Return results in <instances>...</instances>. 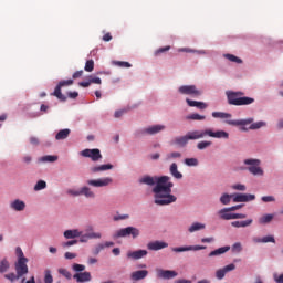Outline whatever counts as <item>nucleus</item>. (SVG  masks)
I'll list each match as a JSON object with an SVG mask.
<instances>
[{
	"instance_id": "c9c22d12",
	"label": "nucleus",
	"mask_w": 283,
	"mask_h": 283,
	"mask_svg": "<svg viewBox=\"0 0 283 283\" xmlns=\"http://www.w3.org/2000/svg\"><path fill=\"white\" fill-rule=\"evenodd\" d=\"M231 198H233V195L223 193V195L220 197V202H221V205H230Z\"/></svg>"
},
{
	"instance_id": "20e7f679",
	"label": "nucleus",
	"mask_w": 283,
	"mask_h": 283,
	"mask_svg": "<svg viewBox=\"0 0 283 283\" xmlns=\"http://www.w3.org/2000/svg\"><path fill=\"white\" fill-rule=\"evenodd\" d=\"M226 123L228 125H233L234 127H240V130L241 132H248L247 127H244V125H250L249 129H261V127H266V123L265 122H256V123H253V117H249L247 119H237V120H233V119H229V120H226Z\"/></svg>"
},
{
	"instance_id": "39448f33",
	"label": "nucleus",
	"mask_w": 283,
	"mask_h": 283,
	"mask_svg": "<svg viewBox=\"0 0 283 283\" xmlns=\"http://www.w3.org/2000/svg\"><path fill=\"white\" fill-rule=\"evenodd\" d=\"M261 163L260 159H244L243 165H247L248 167H241L240 170L244 171L248 169L252 176H264V170L260 167Z\"/></svg>"
},
{
	"instance_id": "4c0bfd02",
	"label": "nucleus",
	"mask_w": 283,
	"mask_h": 283,
	"mask_svg": "<svg viewBox=\"0 0 283 283\" xmlns=\"http://www.w3.org/2000/svg\"><path fill=\"white\" fill-rule=\"evenodd\" d=\"M10 269V263L8 262V260L3 259L0 262V273H6V271H8Z\"/></svg>"
},
{
	"instance_id": "6ab92c4d",
	"label": "nucleus",
	"mask_w": 283,
	"mask_h": 283,
	"mask_svg": "<svg viewBox=\"0 0 283 283\" xmlns=\"http://www.w3.org/2000/svg\"><path fill=\"white\" fill-rule=\"evenodd\" d=\"M10 209L13 211H25V201L15 199L10 203Z\"/></svg>"
},
{
	"instance_id": "0eeeda50",
	"label": "nucleus",
	"mask_w": 283,
	"mask_h": 283,
	"mask_svg": "<svg viewBox=\"0 0 283 283\" xmlns=\"http://www.w3.org/2000/svg\"><path fill=\"white\" fill-rule=\"evenodd\" d=\"M178 92L185 96H191V98L202 96V92L196 85H182L178 88Z\"/></svg>"
},
{
	"instance_id": "e2e57ef3",
	"label": "nucleus",
	"mask_w": 283,
	"mask_h": 283,
	"mask_svg": "<svg viewBox=\"0 0 283 283\" xmlns=\"http://www.w3.org/2000/svg\"><path fill=\"white\" fill-rule=\"evenodd\" d=\"M223 271H224L226 273H229V271H235V264L231 263V264H229V265H226V266L223 268Z\"/></svg>"
},
{
	"instance_id": "864d4df0",
	"label": "nucleus",
	"mask_w": 283,
	"mask_h": 283,
	"mask_svg": "<svg viewBox=\"0 0 283 283\" xmlns=\"http://www.w3.org/2000/svg\"><path fill=\"white\" fill-rule=\"evenodd\" d=\"M6 280H10V282H14V280H19V274L9 273L4 275Z\"/></svg>"
},
{
	"instance_id": "ea45409f",
	"label": "nucleus",
	"mask_w": 283,
	"mask_h": 283,
	"mask_svg": "<svg viewBox=\"0 0 283 283\" xmlns=\"http://www.w3.org/2000/svg\"><path fill=\"white\" fill-rule=\"evenodd\" d=\"M84 70L85 72H94V60H87Z\"/></svg>"
},
{
	"instance_id": "f8f14e48",
	"label": "nucleus",
	"mask_w": 283,
	"mask_h": 283,
	"mask_svg": "<svg viewBox=\"0 0 283 283\" xmlns=\"http://www.w3.org/2000/svg\"><path fill=\"white\" fill-rule=\"evenodd\" d=\"M156 273L159 280H174V277H178V272L174 270L157 269Z\"/></svg>"
},
{
	"instance_id": "a878e982",
	"label": "nucleus",
	"mask_w": 283,
	"mask_h": 283,
	"mask_svg": "<svg viewBox=\"0 0 283 283\" xmlns=\"http://www.w3.org/2000/svg\"><path fill=\"white\" fill-rule=\"evenodd\" d=\"M219 216L221 220H233V213H231V210L229 208H223L219 210Z\"/></svg>"
},
{
	"instance_id": "6e6d98bb",
	"label": "nucleus",
	"mask_w": 283,
	"mask_h": 283,
	"mask_svg": "<svg viewBox=\"0 0 283 283\" xmlns=\"http://www.w3.org/2000/svg\"><path fill=\"white\" fill-rule=\"evenodd\" d=\"M127 218H129V214H117L113 217V220L118 222V220H127Z\"/></svg>"
},
{
	"instance_id": "603ef678",
	"label": "nucleus",
	"mask_w": 283,
	"mask_h": 283,
	"mask_svg": "<svg viewBox=\"0 0 283 283\" xmlns=\"http://www.w3.org/2000/svg\"><path fill=\"white\" fill-rule=\"evenodd\" d=\"M169 50H171V46L159 48V49L155 52V56H158L159 54H163L164 52H169Z\"/></svg>"
},
{
	"instance_id": "c85d7f7f",
	"label": "nucleus",
	"mask_w": 283,
	"mask_h": 283,
	"mask_svg": "<svg viewBox=\"0 0 283 283\" xmlns=\"http://www.w3.org/2000/svg\"><path fill=\"white\" fill-rule=\"evenodd\" d=\"M189 140L190 139H189L188 135L177 137V138H175V145H178L179 147H186L187 143H189Z\"/></svg>"
},
{
	"instance_id": "37998d69",
	"label": "nucleus",
	"mask_w": 283,
	"mask_h": 283,
	"mask_svg": "<svg viewBox=\"0 0 283 283\" xmlns=\"http://www.w3.org/2000/svg\"><path fill=\"white\" fill-rule=\"evenodd\" d=\"M73 271H75L76 273H83V271H85V265L83 264H78V263H74L72 266Z\"/></svg>"
},
{
	"instance_id": "4468645a",
	"label": "nucleus",
	"mask_w": 283,
	"mask_h": 283,
	"mask_svg": "<svg viewBox=\"0 0 283 283\" xmlns=\"http://www.w3.org/2000/svg\"><path fill=\"white\" fill-rule=\"evenodd\" d=\"M169 247V243L165 241H153L147 244L148 251H161V249H167Z\"/></svg>"
},
{
	"instance_id": "79ce46f5",
	"label": "nucleus",
	"mask_w": 283,
	"mask_h": 283,
	"mask_svg": "<svg viewBox=\"0 0 283 283\" xmlns=\"http://www.w3.org/2000/svg\"><path fill=\"white\" fill-rule=\"evenodd\" d=\"M207 147H211V142H199L197 144V149L199 150L207 149Z\"/></svg>"
},
{
	"instance_id": "7ed1b4c3",
	"label": "nucleus",
	"mask_w": 283,
	"mask_h": 283,
	"mask_svg": "<svg viewBox=\"0 0 283 283\" xmlns=\"http://www.w3.org/2000/svg\"><path fill=\"white\" fill-rule=\"evenodd\" d=\"M226 96L228 98V104L234 105L235 107L252 105V103H255L253 97H245L243 92L227 91Z\"/></svg>"
},
{
	"instance_id": "7c9ffc66",
	"label": "nucleus",
	"mask_w": 283,
	"mask_h": 283,
	"mask_svg": "<svg viewBox=\"0 0 283 283\" xmlns=\"http://www.w3.org/2000/svg\"><path fill=\"white\" fill-rule=\"evenodd\" d=\"M205 228L206 226L203 223L195 222L189 227L188 231L189 233H195V231H202Z\"/></svg>"
},
{
	"instance_id": "69168bd1",
	"label": "nucleus",
	"mask_w": 283,
	"mask_h": 283,
	"mask_svg": "<svg viewBox=\"0 0 283 283\" xmlns=\"http://www.w3.org/2000/svg\"><path fill=\"white\" fill-rule=\"evenodd\" d=\"M15 253L18 255V260H21V258H25V255L23 254V250H21V248H17Z\"/></svg>"
},
{
	"instance_id": "2f4dec72",
	"label": "nucleus",
	"mask_w": 283,
	"mask_h": 283,
	"mask_svg": "<svg viewBox=\"0 0 283 283\" xmlns=\"http://www.w3.org/2000/svg\"><path fill=\"white\" fill-rule=\"evenodd\" d=\"M207 117L198 113H192L186 116V120H205Z\"/></svg>"
},
{
	"instance_id": "9b49d317",
	"label": "nucleus",
	"mask_w": 283,
	"mask_h": 283,
	"mask_svg": "<svg viewBox=\"0 0 283 283\" xmlns=\"http://www.w3.org/2000/svg\"><path fill=\"white\" fill-rule=\"evenodd\" d=\"M112 182H114V179H112L111 177L90 179L86 181L90 187H108V185H112Z\"/></svg>"
},
{
	"instance_id": "3c124183",
	"label": "nucleus",
	"mask_w": 283,
	"mask_h": 283,
	"mask_svg": "<svg viewBox=\"0 0 283 283\" xmlns=\"http://www.w3.org/2000/svg\"><path fill=\"white\" fill-rule=\"evenodd\" d=\"M232 189H234L235 191H247V186L242 184H237L232 186Z\"/></svg>"
},
{
	"instance_id": "052dcab7",
	"label": "nucleus",
	"mask_w": 283,
	"mask_h": 283,
	"mask_svg": "<svg viewBox=\"0 0 283 283\" xmlns=\"http://www.w3.org/2000/svg\"><path fill=\"white\" fill-rule=\"evenodd\" d=\"M115 65H118V67H132V64L129 62H115Z\"/></svg>"
},
{
	"instance_id": "4d7b16f0",
	"label": "nucleus",
	"mask_w": 283,
	"mask_h": 283,
	"mask_svg": "<svg viewBox=\"0 0 283 283\" xmlns=\"http://www.w3.org/2000/svg\"><path fill=\"white\" fill-rule=\"evenodd\" d=\"M244 218H247L244 213H232V220H244Z\"/></svg>"
},
{
	"instance_id": "774afa93",
	"label": "nucleus",
	"mask_w": 283,
	"mask_h": 283,
	"mask_svg": "<svg viewBox=\"0 0 283 283\" xmlns=\"http://www.w3.org/2000/svg\"><path fill=\"white\" fill-rule=\"evenodd\" d=\"M64 258H65L66 260H74V258H76V254H74V253H72V252H66V253L64 254Z\"/></svg>"
},
{
	"instance_id": "cd10ccee",
	"label": "nucleus",
	"mask_w": 283,
	"mask_h": 283,
	"mask_svg": "<svg viewBox=\"0 0 283 283\" xmlns=\"http://www.w3.org/2000/svg\"><path fill=\"white\" fill-rule=\"evenodd\" d=\"M170 174L174 176V178H177V180L182 179V174L178 171V165L176 163L171 164Z\"/></svg>"
},
{
	"instance_id": "aec40b11",
	"label": "nucleus",
	"mask_w": 283,
	"mask_h": 283,
	"mask_svg": "<svg viewBox=\"0 0 283 283\" xmlns=\"http://www.w3.org/2000/svg\"><path fill=\"white\" fill-rule=\"evenodd\" d=\"M147 253H148L147 250H137V251L128 252L127 258H129L130 260H140L145 258Z\"/></svg>"
},
{
	"instance_id": "13d9d810",
	"label": "nucleus",
	"mask_w": 283,
	"mask_h": 283,
	"mask_svg": "<svg viewBox=\"0 0 283 283\" xmlns=\"http://www.w3.org/2000/svg\"><path fill=\"white\" fill-rule=\"evenodd\" d=\"M88 81H90L91 85H92V83H95V85H101V83H102L101 77L90 76Z\"/></svg>"
},
{
	"instance_id": "72a5a7b5",
	"label": "nucleus",
	"mask_w": 283,
	"mask_h": 283,
	"mask_svg": "<svg viewBox=\"0 0 283 283\" xmlns=\"http://www.w3.org/2000/svg\"><path fill=\"white\" fill-rule=\"evenodd\" d=\"M273 220V214H264L259 218V224H269Z\"/></svg>"
},
{
	"instance_id": "f704fd0d",
	"label": "nucleus",
	"mask_w": 283,
	"mask_h": 283,
	"mask_svg": "<svg viewBox=\"0 0 283 283\" xmlns=\"http://www.w3.org/2000/svg\"><path fill=\"white\" fill-rule=\"evenodd\" d=\"M212 118H231V114L229 113H223V112H213L212 113Z\"/></svg>"
},
{
	"instance_id": "680f3d73",
	"label": "nucleus",
	"mask_w": 283,
	"mask_h": 283,
	"mask_svg": "<svg viewBox=\"0 0 283 283\" xmlns=\"http://www.w3.org/2000/svg\"><path fill=\"white\" fill-rule=\"evenodd\" d=\"M273 280L276 283H283V273L281 275H277V273L273 274Z\"/></svg>"
},
{
	"instance_id": "09e8293b",
	"label": "nucleus",
	"mask_w": 283,
	"mask_h": 283,
	"mask_svg": "<svg viewBox=\"0 0 283 283\" xmlns=\"http://www.w3.org/2000/svg\"><path fill=\"white\" fill-rule=\"evenodd\" d=\"M269 242H272L273 244H275V237L273 235H266L262 238V243L266 244Z\"/></svg>"
},
{
	"instance_id": "5fc2aeb1",
	"label": "nucleus",
	"mask_w": 283,
	"mask_h": 283,
	"mask_svg": "<svg viewBox=\"0 0 283 283\" xmlns=\"http://www.w3.org/2000/svg\"><path fill=\"white\" fill-rule=\"evenodd\" d=\"M182 155L178 151H175V153H170L167 155L166 159L167 160H171V158H180Z\"/></svg>"
},
{
	"instance_id": "412c9836",
	"label": "nucleus",
	"mask_w": 283,
	"mask_h": 283,
	"mask_svg": "<svg viewBox=\"0 0 283 283\" xmlns=\"http://www.w3.org/2000/svg\"><path fill=\"white\" fill-rule=\"evenodd\" d=\"M186 103L189 107H197V109H207L208 105L205 102H198L193 99L186 98Z\"/></svg>"
},
{
	"instance_id": "393cba45",
	"label": "nucleus",
	"mask_w": 283,
	"mask_h": 283,
	"mask_svg": "<svg viewBox=\"0 0 283 283\" xmlns=\"http://www.w3.org/2000/svg\"><path fill=\"white\" fill-rule=\"evenodd\" d=\"M230 250H231V247H229V245L219 248L217 250L211 251L209 253V258H216L218 255H223V253H227V251H230Z\"/></svg>"
},
{
	"instance_id": "bb28decb",
	"label": "nucleus",
	"mask_w": 283,
	"mask_h": 283,
	"mask_svg": "<svg viewBox=\"0 0 283 283\" xmlns=\"http://www.w3.org/2000/svg\"><path fill=\"white\" fill-rule=\"evenodd\" d=\"M72 130H70V128H64L62 130H60L56 135H55V139L56 140H65V138H67L70 136Z\"/></svg>"
},
{
	"instance_id": "4be33fe9",
	"label": "nucleus",
	"mask_w": 283,
	"mask_h": 283,
	"mask_svg": "<svg viewBox=\"0 0 283 283\" xmlns=\"http://www.w3.org/2000/svg\"><path fill=\"white\" fill-rule=\"evenodd\" d=\"M109 169H114V166L112 164H104V165L92 167L91 174H101V171H107Z\"/></svg>"
},
{
	"instance_id": "423d86ee",
	"label": "nucleus",
	"mask_w": 283,
	"mask_h": 283,
	"mask_svg": "<svg viewBox=\"0 0 283 283\" xmlns=\"http://www.w3.org/2000/svg\"><path fill=\"white\" fill-rule=\"evenodd\" d=\"M129 235H132L133 239H136L140 235V230L134 227L122 228L113 234V238L114 240H118V238H127Z\"/></svg>"
},
{
	"instance_id": "473e14b6",
	"label": "nucleus",
	"mask_w": 283,
	"mask_h": 283,
	"mask_svg": "<svg viewBox=\"0 0 283 283\" xmlns=\"http://www.w3.org/2000/svg\"><path fill=\"white\" fill-rule=\"evenodd\" d=\"M59 160V156L55 155H46L40 158V163H56Z\"/></svg>"
},
{
	"instance_id": "f03ea898",
	"label": "nucleus",
	"mask_w": 283,
	"mask_h": 283,
	"mask_svg": "<svg viewBox=\"0 0 283 283\" xmlns=\"http://www.w3.org/2000/svg\"><path fill=\"white\" fill-rule=\"evenodd\" d=\"M189 140H200V138H205L206 136H210V138H229V133L224 130H217L213 132L211 129H205V130H192L187 133Z\"/></svg>"
},
{
	"instance_id": "b1692460",
	"label": "nucleus",
	"mask_w": 283,
	"mask_h": 283,
	"mask_svg": "<svg viewBox=\"0 0 283 283\" xmlns=\"http://www.w3.org/2000/svg\"><path fill=\"white\" fill-rule=\"evenodd\" d=\"M252 224H253V219H248L245 221H233L231 223V226L234 227L235 229L251 227Z\"/></svg>"
},
{
	"instance_id": "6e6552de",
	"label": "nucleus",
	"mask_w": 283,
	"mask_h": 283,
	"mask_svg": "<svg viewBox=\"0 0 283 283\" xmlns=\"http://www.w3.org/2000/svg\"><path fill=\"white\" fill-rule=\"evenodd\" d=\"M70 85H74V80H63L61 81L54 92L51 94V96H55V98H57L59 101L65 102L67 101V96L63 95V93H61V87H67Z\"/></svg>"
},
{
	"instance_id": "c03bdc74",
	"label": "nucleus",
	"mask_w": 283,
	"mask_h": 283,
	"mask_svg": "<svg viewBox=\"0 0 283 283\" xmlns=\"http://www.w3.org/2000/svg\"><path fill=\"white\" fill-rule=\"evenodd\" d=\"M59 273L60 275H63V277H66V280H72V273L66 269H60Z\"/></svg>"
},
{
	"instance_id": "f3484780",
	"label": "nucleus",
	"mask_w": 283,
	"mask_h": 283,
	"mask_svg": "<svg viewBox=\"0 0 283 283\" xmlns=\"http://www.w3.org/2000/svg\"><path fill=\"white\" fill-rule=\"evenodd\" d=\"M165 125H154L150 127H147L143 130V134H148L149 136H154L156 134H160V132H164Z\"/></svg>"
},
{
	"instance_id": "9d476101",
	"label": "nucleus",
	"mask_w": 283,
	"mask_h": 283,
	"mask_svg": "<svg viewBox=\"0 0 283 283\" xmlns=\"http://www.w3.org/2000/svg\"><path fill=\"white\" fill-rule=\"evenodd\" d=\"M15 272L18 277L28 275V258L18 259V262H15Z\"/></svg>"
},
{
	"instance_id": "e433bc0d",
	"label": "nucleus",
	"mask_w": 283,
	"mask_h": 283,
	"mask_svg": "<svg viewBox=\"0 0 283 283\" xmlns=\"http://www.w3.org/2000/svg\"><path fill=\"white\" fill-rule=\"evenodd\" d=\"M224 59H228V61H231V63H238V64L242 63V59H240L233 54H226Z\"/></svg>"
},
{
	"instance_id": "2eb2a0df",
	"label": "nucleus",
	"mask_w": 283,
	"mask_h": 283,
	"mask_svg": "<svg viewBox=\"0 0 283 283\" xmlns=\"http://www.w3.org/2000/svg\"><path fill=\"white\" fill-rule=\"evenodd\" d=\"M205 249H207L206 245H188V247L172 248V251L175 253H185V251H202Z\"/></svg>"
},
{
	"instance_id": "de8ad7c7",
	"label": "nucleus",
	"mask_w": 283,
	"mask_h": 283,
	"mask_svg": "<svg viewBox=\"0 0 283 283\" xmlns=\"http://www.w3.org/2000/svg\"><path fill=\"white\" fill-rule=\"evenodd\" d=\"M54 279L52 277V274L50 270L45 271V276H44V283H53Z\"/></svg>"
},
{
	"instance_id": "f257e3e1",
	"label": "nucleus",
	"mask_w": 283,
	"mask_h": 283,
	"mask_svg": "<svg viewBox=\"0 0 283 283\" xmlns=\"http://www.w3.org/2000/svg\"><path fill=\"white\" fill-rule=\"evenodd\" d=\"M171 178L169 176L161 177H150L145 176L139 179L140 185H148L153 188V193H155V205H159V207H165L166 205H171L176 202L178 198L171 195V188L174 187V182L169 181Z\"/></svg>"
},
{
	"instance_id": "ddd939ff",
	"label": "nucleus",
	"mask_w": 283,
	"mask_h": 283,
	"mask_svg": "<svg viewBox=\"0 0 283 283\" xmlns=\"http://www.w3.org/2000/svg\"><path fill=\"white\" fill-rule=\"evenodd\" d=\"M233 202H251L255 200V195L233 193Z\"/></svg>"
},
{
	"instance_id": "8fccbe9b",
	"label": "nucleus",
	"mask_w": 283,
	"mask_h": 283,
	"mask_svg": "<svg viewBox=\"0 0 283 283\" xmlns=\"http://www.w3.org/2000/svg\"><path fill=\"white\" fill-rule=\"evenodd\" d=\"M242 251V243L237 242L232 245V253H240Z\"/></svg>"
},
{
	"instance_id": "dca6fc26",
	"label": "nucleus",
	"mask_w": 283,
	"mask_h": 283,
	"mask_svg": "<svg viewBox=\"0 0 283 283\" xmlns=\"http://www.w3.org/2000/svg\"><path fill=\"white\" fill-rule=\"evenodd\" d=\"M73 280H76L77 283L92 282V273L78 272L73 275Z\"/></svg>"
},
{
	"instance_id": "0e129e2a",
	"label": "nucleus",
	"mask_w": 283,
	"mask_h": 283,
	"mask_svg": "<svg viewBox=\"0 0 283 283\" xmlns=\"http://www.w3.org/2000/svg\"><path fill=\"white\" fill-rule=\"evenodd\" d=\"M77 240H72V241H67V242H64L62 243V247H74V244H77Z\"/></svg>"
},
{
	"instance_id": "bf43d9fd",
	"label": "nucleus",
	"mask_w": 283,
	"mask_h": 283,
	"mask_svg": "<svg viewBox=\"0 0 283 283\" xmlns=\"http://www.w3.org/2000/svg\"><path fill=\"white\" fill-rule=\"evenodd\" d=\"M262 202H275V197L273 196H264L261 198Z\"/></svg>"
},
{
	"instance_id": "5701e85b",
	"label": "nucleus",
	"mask_w": 283,
	"mask_h": 283,
	"mask_svg": "<svg viewBox=\"0 0 283 283\" xmlns=\"http://www.w3.org/2000/svg\"><path fill=\"white\" fill-rule=\"evenodd\" d=\"M81 235H83V232H81L78 229L64 231V238H66V240H73L74 238H81Z\"/></svg>"
},
{
	"instance_id": "c756f323",
	"label": "nucleus",
	"mask_w": 283,
	"mask_h": 283,
	"mask_svg": "<svg viewBox=\"0 0 283 283\" xmlns=\"http://www.w3.org/2000/svg\"><path fill=\"white\" fill-rule=\"evenodd\" d=\"M81 193L82 196H85V198H96L94 191H92V189L87 186L81 188Z\"/></svg>"
},
{
	"instance_id": "58836bf2",
	"label": "nucleus",
	"mask_w": 283,
	"mask_h": 283,
	"mask_svg": "<svg viewBox=\"0 0 283 283\" xmlns=\"http://www.w3.org/2000/svg\"><path fill=\"white\" fill-rule=\"evenodd\" d=\"M48 187V184L43 180H39L34 186V191H41Z\"/></svg>"
},
{
	"instance_id": "a19ab883",
	"label": "nucleus",
	"mask_w": 283,
	"mask_h": 283,
	"mask_svg": "<svg viewBox=\"0 0 283 283\" xmlns=\"http://www.w3.org/2000/svg\"><path fill=\"white\" fill-rule=\"evenodd\" d=\"M185 165L188 167H198V160L196 158H186Z\"/></svg>"
},
{
	"instance_id": "a18cd8bd",
	"label": "nucleus",
	"mask_w": 283,
	"mask_h": 283,
	"mask_svg": "<svg viewBox=\"0 0 283 283\" xmlns=\"http://www.w3.org/2000/svg\"><path fill=\"white\" fill-rule=\"evenodd\" d=\"M103 249H105V245L103 243L97 244L92 251L93 255H98V253H101Z\"/></svg>"
},
{
	"instance_id": "a211bd4d",
	"label": "nucleus",
	"mask_w": 283,
	"mask_h": 283,
	"mask_svg": "<svg viewBox=\"0 0 283 283\" xmlns=\"http://www.w3.org/2000/svg\"><path fill=\"white\" fill-rule=\"evenodd\" d=\"M149 275V271L147 270H138L130 274V280L134 282H139V280H145Z\"/></svg>"
},
{
	"instance_id": "1a4fd4ad",
	"label": "nucleus",
	"mask_w": 283,
	"mask_h": 283,
	"mask_svg": "<svg viewBox=\"0 0 283 283\" xmlns=\"http://www.w3.org/2000/svg\"><path fill=\"white\" fill-rule=\"evenodd\" d=\"M81 156H83V158H91V160H93V163H98V160H101L103 158V155L101 154V149L98 148H86L84 150H82Z\"/></svg>"
},
{
	"instance_id": "338daca9",
	"label": "nucleus",
	"mask_w": 283,
	"mask_h": 283,
	"mask_svg": "<svg viewBox=\"0 0 283 283\" xmlns=\"http://www.w3.org/2000/svg\"><path fill=\"white\" fill-rule=\"evenodd\" d=\"M67 96H69V98H72V99L78 98V92H76V91L69 92Z\"/></svg>"
},
{
	"instance_id": "49530a36",
	"label": "nucleus",
	"mask_w": 283,
	"mask_h": 283,
	"mask_svg": "<svg viewBox=\"0 0 283 283\" xmlns=\"http://www.w3.org/2000/svg\"><path fill=\"white\" fill-rule=\"evenodd\" d=\"M224 275H227L224 268L217 270L216 272L217 280H223Z\"/></svg>"
}]
</instances>
